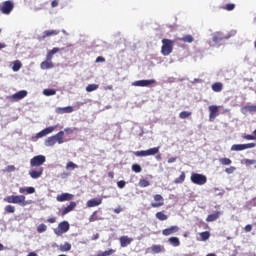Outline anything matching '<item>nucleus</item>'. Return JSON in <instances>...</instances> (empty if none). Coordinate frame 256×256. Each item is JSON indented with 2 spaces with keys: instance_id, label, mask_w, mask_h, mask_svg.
<instances>
[{
  "instance_id": "obj_1",
  "label": "nucleus",
  "mask_w": 256,
  "mask_h": 256,
  "mask_svg": "<svg viewBox=\"0 0 256 256\" xmlns=\"http://www.w3.org/2000/svg\"><path fill=\"white\" fill-rule=\"evenodd\" d=\"M47 158L44 155H37L30 159V167H36V169H31L29 175L32 179H39L43 175V167L41 165L45 164Z\"/></svg>"
},
{
  "instance_id": "obj_2",
  "label": "nucleus",
  "mask_w": 256,
  "mask_h": 256,
  "mask_svg": "<svg viewBox=\"0 0 256 256\" xmlns=\"http://www.w3.org/2000/svg\"><path fill=\"white\" fill-rule=\"evenodd\" d=\"M5 203H13L14 205H20V207H27L31 205V200H27L25 195H11L4 198Z\"/></svg>"
},
{
  "instance_id": "obj_3",
  "label": "nucleus",
  "mask_w": 256,
  "mask_h": 256,
  "mask_svg": "<svg viewBox=\"0 0 256 256\" xmlns=\"http://www.w3.org/2000/svg\"><path fill=\"white\" fill-rule=\"evenodd\" d=\"M173 45H175V42L173 40L165 38L162 39V55H164L165 57H167V55H171V53H173Z\"/></svg>"
},
{
  "instance_id": "obj_4",
  "label": "nucleus",
  "mask_w": 256,
  "mask_h": 256,
  "mask_svg": "<svg viewBox=\"0 0 256 256\" xmlns=\"http://www.w3.org/2000/svg\"><path fill=\"white\" fill-rule=\"evenodd\" d=\"M71 229V225L66 221H62L58 224V227L54 229L55 235L57 237H61V235H64V233H67Z\"/></svg>"
},
{
  "instance_id": "obj_5",
  "label": "nucleus",
  "mask_w": 256,
  "mask_h": 256,
  "mask_svg": "<svg viewBox=\"0 0 256 256\" xmlns=\"http://www.w3.org/2000/svg\"><path fill=\"white\" fill-rule=\"evenodd\" d=\"M190 181L194 183V185H205V183H207V176L199 173H192Z\"/></svg>"
},
{
  "instance_id": "obj_6",
  "label": "nucleus",
  "mask_w": 256,
  "mask_h": 256,
  "mask_svg": "<svg viewBox=\"0 0 256 256\" xmlns=\"http://www.w3.org/2000/svg\"><path fill=\"white\" fill-rule=\"evenodd\" d=\"M154 202L150 203V207L153 209H159V207H163L165 205V199L161 196V194L153 195Z\"/></svg>"
},
{
  "instance_id": "obj_7",
  "label": "nucleus",
  "mask_w": 256,
  "mask_h": 256,
  "mask_svg": "<svg viewBox=\"0 0 256 256\" xmlns=\"http://www.w3.org/2000/svg\"><path fill=\"white\" fill-rule=\"evenodd\" d=\"M14 7L15 4H13L12 1L8 0L2 3V5L0 6V11L4 15H9L11 11H13Z\"/></svg>"
},
{
  "instance_id": "obj_8",
  "label": "nucleus",
  "mask_w": 256,
  "mask_h": 256,
  "mask_svg": "<svg viewBox=\"0 0 256 256\" xmlns=\"http://www.w3.org/2000/svg\"><path fill=\"white\" fill-rule=\"evenodd\" d=\"M254 147H256L255 143L234 144L231 146V151H245V149H253Z\"/></svg>"
},
{
  "instance_id": "obj_9",
  "label": "nucleus",
  "mask_w": 256,
  "mask_h": 256,
  "mask_svg": "<svg viewBox=\"0 0 256 256\" xmlns=\"http://www.w3.org/2000/svg\"><path fill=\"white\" fill-rule=\"evenodd\" d=\"M157 83L155 79H150V80H137L133 82L134 87H149V85H154Z\"/></svg>"
},
{
  "instance_id": "obj_10",
  "label": "nucleus",
  "mask_w": 256,
  "mask_h": 256,
  "mask_svg": "<svg viewBox=\"0 0 256 256\" xmlns=\"http://www.w3.org/2000/svg\"><path fill=\"white\" fill-rule=\"evenodd\" d=\"M208 110L210 112L209 121H215V119L219 117V106L211 105L208 107Z\"/></svg>"
},
{
  "instance_id": "obj_11",
  "label": "nucleus",
  "mask_w": 256,
  "mask_h": 256,
  "mask_svg": "<svg viewBox=\"0 0 256 256\" xmlns=\"http://www.w3.org/2000/svg\"><path fill=\"white\" fill-rule=\"evenodd\" d=\"M75 195L71 193H62L56 196L58 203H64V201H73Z\"/></svg>"
},
{
  "instance_id": "obj_12",
  "label": "nucleus",
  "mask_w": 256,
  "mask_h": 256,
  "mask_svg": "<svg viewBox=\"0 0 256 256\" xmlns=\"http://www.w3.org/2000/svg\"><path fill=\"white\" fill-rule=\"evenodd\" d=\"M56 129H57V126H50L48 128H45L36 134V139H41L42 137H46V135L53 133Z\"/></svg>"
},
{
  "instance_id": "obj_13",
  "label": "nucleus",
  "mask_w": 256,
  "mask_h": 256,
  "mask_svg": "<svg viewBox=\"0 0 256 256\" xmlns=\"http://www.w3.org/2000/svg\"><path fill=\"white\" fill-rule=\"evenodd\" d=\"M173 233H179V226H171L162 231V235L165 237H169V235H173Z\"/></svg>"
},
{
  "instance_id": "obj_14",
  "label": "nucleus",
  "mask_w": 256,
  "mask_h": 256,
  "mask_svg": "<svg viewBox=\"0 0 256 256\" xmlns=\"http://www.w3.org/2000/svg\"><path fill=\"white\" fill-rule=\"evenodd\" d=\"M27 97V91L21 90L15 94H13L10 99H13V101H21V99H25Z\"/></svg>"
},
{
  "instance_id": "obj_15",
  "label": "nucleus",
  "mask_w": 256,
  "mask_h": 256,
  "mask_svg": "<svg viewBox=\"0 0 256 256\" xmlns=\"http://www.w3.org/2000/svg\"><path fill=\"white\" fill-rule=\"evenodd\" d=\"M75 207H77V202H73V201L70 202L69 205L62 210L61 212L62 217H65V215H67L68 213H71V211H74Z\"/></svg>"
},
{
  "instance_id": "obj_16",
  "label": "nucleus",
  "mask_w": 256,
  "mask_h": 256,
  "mask_svg": "<svg viewBox=\"0 0 256 256\" xmlns=\"http://www.w3.org/2000/svg\"><path fill=\"white\" fill-rule=\"evenodd\" d=\"M59 51H65V48H53L52 50L48 51L46 54V61H53V55L59 53Z\"/></svg>"
},
{
  "instance_id": "obj_17",
  "label": "nucleus",
  "mask_w": 256,
  "mask_h": 256,
  "mask_svg": "<svg viewBox=\"0 0 256 256\" xmlns=\"http://www.w3.org/2000/svg\"><path fill=\"white\" fill-rule=\"evenodd\" d=\"M225 39H229V36H225L221 32L215 33L212 37L214 43H221V41H225Z\"/></svg>"
},
{
  "instance_id": "obj_18",
  "label": "nucleus",
  "mask_w": 256,
  "mask_h": 256,
  "mask_svg": "<svg viewBox=\"0 0 256 256\" xmlns=\"http://www.w3.org/2000/svg\"><path fill=\"white\" fill-rule=\"evenodd\" d=\"M103 203V199L101 198H93L87 201L86 205L87 207H99Z\"/></svg>"
},
{
  "instance_id": "obj_19",
  "label": "nucleus",
  "mask_w": 256,
  "mask_h": 256,
  "mask_svg": "<svg viewBox=\"0 0 256 256\" xmlns=\"http://www.w3.org/2000/svg\"><path fill=\"white\" fill-rule=\"evenodd\" d=\"M241 113H243V115H247V113H256V105H246L242 107Z\"/></svg>"
},
{
  "instance_id": "obj_20",
  "label": "nucleus",
  "mask_w": 256,
  "mask_h": 256,
  "mask_svg": "<svg viewBox=\"0 0 256 256\" xmlns=\"http://www.w3.org/2000/svg\"><path fill=\"white\" fill-rule=\"evenodd\" d=\"M121 247H127L133 243V238H129V236H122L119 238Z\"/></svg>"
},
{
  "instance_id": "obj_21",
  "label": "nucleus",
  "mask_w": 256,
  "mask_h": 256,
  "mask_svg": "<svg viewBox=\"0 0 256 256\" xmlns=\"http://www.w3.org/2000/svg\"><path fill=\"white\" fill-rule=\"evenodd\" d=\"M55 138L56 143L59 145H62V143H65V132L59 131L56 135H53Z\"/></svg>"
},
{
  "instance_id": "obj_22",
  "label": "nucleus",
  "mask_w": 256,
  "mask_h": 256,
  "mask_svg": "<svg viewBox=\"0 0 256 256\" xmlns=\"http://www.w3.org/2000/svg\"><path fill=\"white\" fill-rule=\"evenodd\" d=\"M74 109L72 106H67V107H58L56 108V113L58 115H63L64 113H73Z\"/></svg>"
},
{
  "instance_id": "obj_23",
  "label": "nucleus",
  "mask_w": 256,
  "mask_h": 256,
  "mask_svg": "<svg viewBox=\"0 0 256 256\" xmlns=\"http://www.w3.org/2000/svg\"><path fill=\"white\" fill-rule=\"evenodd\" d=\"M221 211H217L214 214H209L206 218L207 223H213V221H217L221 217Z\"/></svg>"
},
{
  "instance_id": "obj_24",
  "label": "nucleus",
  "mask_w": 256,
  "mask_h": 256,
  "mask_svg": "<svg viewBox=\"0 0 256 256\" xmlns=\"http://www.w3.org/2000/svg\"><path fill=\"white\" fill-rule=\"evenodd\" d=\"M19 193L25 194L26 195H33L35 193V187L30 186V187H20L19 188Z\"/></svg>"
},
{
  "instance_id": "obj_25",
  "label": "nucleus",
  "mask_w": 256,
  "mask_h": 256,
  "mask_svg": "<svg viewBox=\"0 0 256 256\" xmlns=\"http://www.w3.org/2000/svg\"><path fill=\"white\" fill-rule=\"evenodd\" d=\"M61 33L60 30H45L42 35V39H47V37H53L55 35H59Z\"/></svg>"
},
{
  "instance_id": "obj_26",
  "label": "nucleus",
  "mask_w": 256,
  "mask_h": 256,
  "mask_svg": "<svg viewBox=\"0 0 256 256\" xmlns=\"http://www.w3.org/2000/svg\"><path fill=\"white\" fill-rule=\"evenodd\" d=\"M55 67V64H53V61L45 60L41 62L40 68L43 69L44 71L47 69H53Z\"/></svg>"
},
{
  "instance_id": "obj_27",
  "label": "nucleus",
  "mask_w": 256,
  "mask_h": 256,
  "mask_svg": "<svg viewBox=\"0 0 256 256\" xmlns=\"http://www.w3.org/2000/svg\"><path fill=\"white\" fill-rule=\"evenodd\" d=\"M211 88L214 93H221L223 91V83L215 82L214 84H212Z\"/></svg>"
},
{
  "instance_id": "obj_28",
  "label": "nucleus",
  "mask_w": 256,
  "mask_h": 256,
  "mask_svg": "<svg viewBox=\"0 0 256 256\" xmlns=\"http://www.w3.org/2000/svg\"><path fill=\"white\" fill-rule=\"evenodd\" d=\"M101 216H99L98 211H94L92 215L89 217V223H95V221H101Z\"/></svg>"
},
{
  "instance_id": "obj_29",
  "label": "nucleus",
  "mask_w": 256,
  "mask_h": 256,
  "mask_svg": "<svg viewBox=\"0 0 256 256\" xmlns=\"http://www.w3.org/2000/svg\"><path fill=\"white\" fill-rule=\"evenodd\" d=\"M186 174L185 172H181L180 176L174 180L175 185H181L185 183Z\"/></svg>"
},
{
  "instance_id": "obj_30",
  "label": "nucleus",
  "mask_w": 256,
  "mask_h": 256,
  "mask_svg": "<svg viewBox=\"0 0 256 256\" xmlns=\"http://www.w3.org/2000/svg\"><path fill=\"white\" fill-rule=\"evenodd\" d=\"M155 217L159 221H167V219H169V216H167V214H165V212H163V211L157 212L155 214Z\"/></svg>"
},
{
  "instance_id": "obj_31",
  "label": "nucleus",
  "mask_w": 256,
  "mask_h": 256,
  "mask_svg": "<svg viewBox=\"0 0 256 256\" xmlns=\"http://www.w3.org/2000/svg\"><path fill=\"white\" fill-rule=\"evenodd\" d=\"M59 251H62L63 253L67 251H71V244L69 242H65L64 244H61L59 246Z\"/></svg>"
},
{
  "instance_id": "obj_32",
  "label": "nucleus",
  "mask_w": 256,
  "mask_h": 256,
  "mask_svg": "<svg viewBox=\"0 0 256 256\" xmlns=\"http://www.w3.org/2000/svg\"><path fill=\"white\" fill-rule=\"evenodd\" d=\"M55 143H57V142L55 141V137L54 136L48 137L45 140V142H44L46 147H53V145H55Z\"/></svg>"
},
{
  "instance_id": "obj_33",
  "label": "nucleus",
  "mask_w": 256,
  "mask_h": 256,
  "mask_svg": "<svg viewBox=\"0 0 256 256\" xmlns=\"http://www.w3.org/2000/svg\"><path fill=\"white\" fill-rule=\"evenodd\" d=\"M168 241L173 247H179L181 245V241L177 237H170Z\"/></svg>"
},
{
  "instance_id": "obj_34",
  "label": "nucleus",
  "mask_w": 256,
  "mask_h": 256,
  "mask_svg": "<svg viewBox=\"0 0 256 256\" xmlns=\"http://www.w3.org/2000/svg\"><path fill=\"white\" fill-rule=\"evenodd\" d=\"M159 149L160 148L158 146V147H154L146 150V157H150L151 155H157V153H159Z\"/></svg>"
},
{
  "instance_id": "obj_35",
  "label": "nucleus",
  "mask_w": 256,
  "mask_h": 256,
  "mask_svg": "<svg viewBox=\"0 0 256 256\" xmlns=\"http://www.w3.org/2000/svg\"><path fill=\"white\" fill-rule=\"evenodd\" d=\"M177 41H183L184 43H193V41H195V38L188 34L182 38H178Z\"/></svg>"
},
{
  "instance_id": "obj_36",
  "label": "nucleus",
  "mask_w": 256,
  "mask_h": 256,
  "mask_svg": "<svg viewBox=\"0 0 256 256\" xmlns=\"http://www.w3.org/2000/svg\"><path fill=\"white\" fill-rule=\"evenodd\" d=\"M43 95H45L46 97H51L53 95H57V90H55V89H44L43 90Z\"/></svg>"
},
{
  "instance_id": "obj_37",
  "label": "nucleus",
  "mask_w": 256,
  "mask_h": 256,
  "mask_svg": "<svg viewBox=\"0 0 256 256\" xmlns=\"http://www.w3.org/2000/svg\"><path fill=\"white\" fill-rule=\"evenodd\" d=\"M21 67H23V64L21 63V61L16 60L13 62L12 71L17 72L21 69Z\"/></svg>"
},
{
  "instance_id": "obj_38",
  "label": "nucleus",
  "mask_w": 256,
  "mask_h": 256,
  "mask_svg": "<svg viewBox=\"0 0 256 256\" xmlns=\"http://www.w3.org/2000/svg\"><path fill=\"white\" fill-rule=\"evenodd\" d=\"M97 89H99V85H97V84H89V85L86 87L87 93H91V92H93V91H97Z\"/></svg>"
},
{
  "instance_id": "obj_39",
  "label": "nucleus",
  "mask_w": 256,
  "mask_h": 256,
  "mask_svg": "<svg viewBox=\"0 0 256 256\" xmlns=\"http://www.w3.org/2000/svg\"><path fill=\"white\" fill-rule=\"evenodd\" d=\"M201 241H207L211 237V233L209 231L200 233Z\"/></svg>"
},
{
  "instance_id": "obj_40",
  "label": "nucleus",
  "mask_w": 256,
  "mask_h": 256,
  "mask_svg": "<svg viewBox=\"0 0 256 256\" xmlns=\"http://www.w3.org/2000/svg\"><path fill=\"white\" fill-rule=\"evenodd\" d=\"M192 113L189 111H182L179 113L180 119H188V117H191Z\"/></svg>"
},
{
  "instance_id": "obj_41",
  "label": "nucleus",
  "mask_w": 256,
  "mask_h": 256,
  "mask_svg": "<svg viewBox=\"0 0 256 256\" xmlns=\"http://www.w3.org/2000/svg\"><path fill=\"white\" fill-rule=\"evenodd\" d=\"M138 185H139V187H149V185H151V183L147 179H140Z\"/></svg>"
},
{
  "instance_id": "obj_42",
  "label": "nucleus",
  "mask_w": 256,
  "mask_h": 256,
  "mask_svg": "<svg viewBox=\"0 0 256 256\" xmlns=\"http://www.w3.org/2000/svg\"><path fill=\"white\" fill-rule=\"evenodd\" d=\"M219 162L221 165H231L233 163V161H231L229 158H220Z\"/></svg>"
},
{
  "instance_id": "obj_43",
  "label": "nucleus",
  "mask_w": 256,
  "mask_h": 256,
  "mask_svg": "<svg viewBox=\"0 0 256 256\" xmlns=\"http://www.w3.org/2000/svg\"><path fill=\"white\" fill-rule=\"evenodd\" d=\"M77 167H79L77 164L73 163V162H68L66 165V169L69 171H73L74 169H77Z\"/></svg>"
},
{
  "instance_id": "obj_44",
  "label": "nucleus",
  "mask_w": 256,
  "mask_h": 256,
  "mask_svg": "<svg viewBox=\"0 0 256 256\" xmlns=\"http://www.w3.org/2000/svg\"><path fill=\"white\" fill-rule=\"evenodd\" d=\"M5 213H15V206L6 205L4 208Z\"/></svg>"
},
{
  "instance_id": "obj_45",
  "label": "nucleus",
  "mask_w": 256,
  "mask_h": 256,
  "mask_svg": "<svg viewBox=\"0 0 256 256\" xmlns=\"http://www.w3.org/2000/svg\"><path fill=\"white\" fill-rule=\"evenodd\" d=\"M134 155L136 157H147V150L136 151L134 152Z\"/></svg>"
},
{
  "instance_id": "obj_46",
  "label": "nucleus",
  "mask_w": 256,
  "mask_h": 256,
  "mask_svg": "<svg viewBox=\"0 0 256 256\" xmlns=\"http://www.w3.org/2000/svg\"><path fill=\"white\" fill-rule=\"evenodd\" d=\"M37 231H38V233H45V231H47V225H45L43 223L38 225Z\"/></svg>"
},
{
  "instance_id": "obj_47",
  "label": "nucleus",
  "mask_w": 256,
  "mask_h": 256,
  "mask_svg": "<svg viewBox=\"0 0 256 256\" xmlns=\"http://www.w3.org/2000/svg\"><path fill=\"white\" fill-rule=\"evenodd\" d=\"M132 171H134V173H141V171H143V169L141 168V165L133 164L132 165Z\"/></svg>"
},
{
  "instance_id": "obj_48",
  "label": "nucleus",
  "mask_w": 256,
  "mask_h": 256,
  "mask_svg": "<svg viewBox=\"0 0 256 256\" xmlns=\"http://www.w3.org/2000/svg\"><path fill=\"white\" fill-rule=\"evenodd\" d=\"M152 251H153V253H161V251H163V248L161 245H153Z\"/></svg>"
},
{
  "instance_id": "obj_49",
  "label": "nucleus",
  "mask_w": 256,
  "mask_h": 256,
  "mask_svg": "<svg viewBox=\"0 0 256 256\" xmlns=\"http://www.w3.org/2000/svg\"><path fill=\"white\" fill-rule=\"evenodd\" d=\"M222 9H224L225 11H233V9H235V4L233 3L226 4L225 6L222 7Z\"/></svg>"
},
{
  "instance_id": "obj_50",
  "label": "nucleus",
  "mask_w": 256,
  "mask_h": 256,
  "mask_svg": "<svg viewBox=\"0 0 256 256\" xmlns=\"http://www.w3.org/2000/svg\"><path fill=\"white\" fill-rule=\"evenodd\" d=\"M115 252H116L115 249L110 248V249L105 250L104 252H102V255H103V256H111V255H113Z\"/></svg>"
},
{
  "instance_id": "obj_51",
  "label": "nucleus",
  "mask_w": 256,
  "mask_h": 256,
  "mask_svg": "<svg viewBox=\"0 0 256 256\" xmlns=\"http://www.w3.org/2000/svg\"><path fill=\"white\" fill-rule=\"evenodd\" d=\"M15 166L14 165H8L5 169H4V171L6 172V173H13L14 171H15Z\"/></svg>"
},
{
  "instance_id": "obj_52",
  "label": "nucleus",
  "mask_w": 256,
  "mask_h": 256,
  "mask_svg": "<svg viewBox=\"0 0 256 256\" xmlns=\"http://www.w3.org/2000/svg\"><path fill=\"white\" fill-rule=\"evenodd\" d=\"M243 139H246V141H255L256 137L254 135L247 134L243 136Z\"/></svg>"
},
{
  "instance_id": "obj_53",
  "label": "nucleus",
  "mask_w": 256,
  "mask_h": 256,
  "mask_svg": "<svg viewBox=\"0 0 256 256\" xmlns=\"http://www.w3.org/2000/svg\"><path fill=\"white\" fill-rule=\"evenodd\" d=\"M235 167L234 166H230L229 168L225 169V173H227L228 175H231L232 173H235Z\"/></svg>"
},
{
  "instance_id": "obj_54",
  "label": "nucleus",
  "mask_w": 256,
  "mask_h": 256,
  "mask_svg": "<svg viewBox=\"0 0 256 256\" xmlns=\"http://www.w3.org/2000/svg\"><path fill=\"white\" fill-rule=\"evenodd\" d=\"M244 163H245V165H255L256 164V160L245 159Z\"/></svg>"
},
{
  "instance_id": "obj_55",
  "label": "nucleus",
  "mask_w": 256,
  "mask_h": 256,
  "mask_svg": "<svg viewBox=\"0 0 256 256\" xmlns=\"http://www.w3.org/2000/svg\"><path fill=\"white\" fill-rule=\"evenodd\" d=\"M126 185L125 180H120L117 182V186L119 187V189H123Z\"/></svg>"
},
{
  "instance_id": "obj_56",
  "label": "nucleus",
  "mask_w": 256,
  "mask_h": 256,
  "mask_svg": "<svg viewBox=\"0 0 256 256\" xmlns=\"http://www.w3.org/2000/svg\"><path fill=\"white\" fill-rule=\"evenodd\" d=\"M244 230L246 231V233H251V231H253V226L251 224H247Z\"/></svg>"
},
{
  "instance_id": "obj_57",
  "label": "nucleus",
  "mask_w": 256,
  "mask_h": 256,
  "mask_svg": "<svg viewBox=\"0 0 256 256\" xmlns=\"http://www.w3.org/2000/svg\"><path fill=\"white\" fill-rule=\"evenodd\" d=\"M96 63H105V58L103 56H98L96 58Z\"/></svg>"
},
{
  "instance_id": "obj_58",
  "label": "nucleus",
  "mask_w": 256,
  "mask_h": 256,
  "mask_svg": "<svg viewBox=\"0 0 256 256\" xmlns=\"http://www.w3.org/2000/svg\"><path fill=\"white\" fill-rule=\"evenodd\" d=\"M47 223H57V218L56 217H50L47 219Z\"/></svg>"
},
{
  "instance_id": "obj_59",
  "label": "nucleus",
  "mask_w": 256,
  "mask_h": 256,
  "mask_svg": "<svg viewBox=\"0 0 256 256\" xmlns=\"http://www.w3.org/2000/svg\"><path fill=\"white\" fill-rule=\"evenodd\" d=\"M100 235L99 233H96L94 234L92 237H91V241H97V239H99Z\"/></svg>"
},
{
  "instance_id": "obj_60",
  "label": "nucleus",
  "mask_w": 256,
  "mask_h": 256,
  "mask_svg": "<svg viewBox=\"0 0 256 256\" xmlns=\"http://www.w3.org/2000/svg\"><path fill=\"white\" fill-rule=\"evenodd\" d=\"M58 6H59V1L53 0V1L51 2V7H58Z\"/></svg>"
},
{
  "instance_id": "obj_61",
  "label": "nucleus",
  "mask_w": 256,
  "mask_h": 256,
  "mask_svg": "<svg viewBox=\"0 0 256 256\" xmlns=\"http://www.w3.org/2000/svg\"><path fill=\"white\" fill-rule=\"evenodd\" d=\"M121 211H123V208H121V206H118L117 208L114 209V213H121Z\"/></svg>"
},
{
  "instance_id": "obj_62",
  "label": "nucleus",
  "mask_w": 256,
  "mask_h": 256,
  "mask_svg": "<svg viewBox=\"0 0 256 256\" xmlns=\"http://www.w3.org/2000/svg\"><path fill=\"white\" fill-rule=\"evenodd\" d=\"M175 161H177V158H175V157L168 159V163H175Z\"/></svg>"
},
{
  "instance_id": "obj_63",
  "label": "nucleus",
  "mask_w": 256,
  "mask_h": 256,
  "mask_svg": "<svg viewBox=\"0 0 256 256\" xmlns=\"http://www.w3.org/2000/svg\"><path fill=\"white\" fill-rule=\"evenodd\" d=\"M64 131H65V133H68V134L73 133V129H71V128H66Z\"/></svg>"
},
{
  "instance_id": "obj_64",
  "label": "nucleus",
  "mask_w": 256,
  "mask_h": 256,
  "mask_svg": "<svg viewBox=\"0 0 256 256\" xmlns=\"http://www.w3.org/2000/svg\"><path fill=\"white\" fill-rule=\"evenodd\" d=\"M108 177H110V179H113V177H115V173L114 172H108Z\"/></svg>"
}]
</instances>
